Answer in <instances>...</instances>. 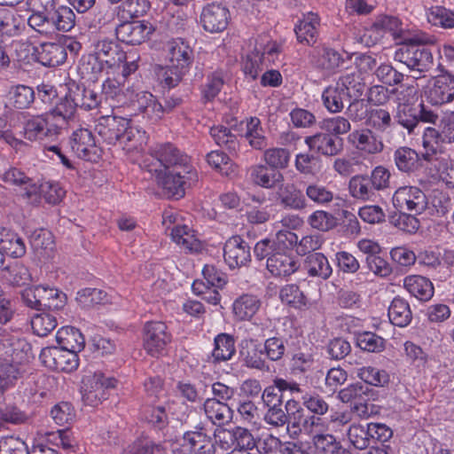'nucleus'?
<instances>
[{
	"mask_svg": "<svg viewBox=\"0 0 454 454\" xmlns=\"http://www.w3.org/2000/svg\"><path fill=\"white\" fill-rule=\"evenodd\" d=\"M150 155L153 160L145 167L156 183L168 195L184 197L186 187L197 177L188 155L170 143L156 145L151 148Z\"/></svg>",
	"mask_w": 454,
	"mask_h": 454,
	"instance_id": "nucleus-1",
	"label": "nucleus"
},
{
	"mask_svg": "<svg viewBox=\"0 0 454 454\" xmlns=\"http://www.w3.org/2000/svg\"><path fill=\"white\" fill-rule=\"evenodd\" d=\"M434 43V40L432 36L416 35L395 51L394 59L406 65L411 70L427 71L434 65L433 53L427 45Z\"/></svg>",
	"mask_w": 454,
	"mask_h": 454,
	"instance_id": "nucleus-2",
	"label": "nucleus"
},
{
	"mask_svg": "<svg viewBox=\"0 0 454 454\" xmlns=\"http://www.w3.org/2000/svg\"><path fill=\"white\" fill-rule=\"evenodd\" d=\"M33 358L31 345L23 338L0 333V366L18 371V379L24 373V364Z\"/></svg>",
	"mask_w": 454,
	"mask_h": 454,
	"instance_id": "nucleus-3",
	"label": "nucleus"
},
{
	"mask_svg": "<svg viewBox=\"0 0 454 454\" xmlns=\"http://www.w3.org/2000/svg\"><path fill=\"white\" fill-rule=\"evenodd\" d=\"M124 97L133 114H141L151 123H156L162 119V105L151 92L129 86L126 89Z\"/></svg>",
	"mask_w": 454,
	"mask_h": 454,
	"instance_id": "nucleus-4",
	"label": "nucleus"
},
{
	"mask_svg": "<svg viewBox=\"0 0 454 454\" xmlns=\"http://www.w3.org/2000/svg\"><path fill=\"white\" fill-rule=\"evenodd\" d=\"M439 143H454V111L443 112L436 128L427 127L425 129L422 145L425 149L423 157L426 161L432 160L437 152Z\"/></svg>",
	"mask_w": 454,
	"mask_h": 454,
	"instance_id": "nucleus-5",
	"label": "nucleus"
},
{
	"mask_svg": "<svg viewBox=\"0 0 454 454\" xmlns=\"http://www.w3.org/2000/svg\"><path fill=\"white\" fill-rule=\"evenodd\" d=\"M62 133L59 123L48 112L29 115L22 128V136L30 142L55 141Z\"/></svg>",
	"mask_w": 454,
	"mask_h": 454,
	"instance_id": "nucleus-6",
	"label": "nucleus"
},
{
	"mask_svg": "<svg viewBox=\"0 0 454 454\" xmlns=\"http://www.w3.org/2000/svg\"><path fill=\"white\" fill-rule=\"evenodd\" d=\"M112 112V114L101 115L95 125V131L107 145L120 144L128 127V118L118 115L119 107L113 108Z\"/></svg>",
	"mask_w": 454,
	"mask_h": 454,
	"instance_id": "nucleus-7",
	"label": "nucleus"
},
{
	"mask_svg": "<svg viewBox=\"0 0 454 454\" xmlns=\"http://www.w3.org/2000/svg\"><path fill=\"white\" fill-rule=\"evenodd\" d=\"M393 205L400 212L408 211L414 215L423 213L428 205V200L419 188L416 186H403L393 195Z\"/></svg>",
	"mask_w": 454,
	"mask_h": 454,
	"instance_id": "nucleus-8",
	"label": "nucleus"
},
{
	"mask_svg": "<svg viewBox=\"0 0 454 454\" xmlns=\"http://www.w3.org/2000/svg\"><path fill=\"white\" fill-rule=\"evenodd\" d=\"M238 347L239 360L243 366L262 372H270V364L264 356L262 343L258 340L245 338Z\"/></svg>",
	"mask_w": 454,
	"mask_h": 454,
	"instance_id": "nucleus-9",
	"label": "nucleus"
},
{
	"mask_svg": "<svg viewBox=\"0 0 454 454\" xmlns=\"http://www.w3.org/2000/svg\"><path fill=\"white\" fill-rule=\"evenodd\" d=\"M95 57L104 61L108 67L120 65L125 59V52L118 43L106 35L96 34L90 39Z\"/></svg>",
	"mask_w": 454,
	"mask_h": 454,
	"instance_id": "nucleus-10",
	"label": "nucleus"
},
{
	"mask_svg": "<svg viewBox=\"0 0 454 454\" xmlns=\"http://www.w3.org/2000/svg\"><path fill=\"white\" fill-rule=\"evenodd\" d=\"M40 360L51 370L71 372L78 368V355L61 347H46L41 350Z\"/></svg>",
	"mask_w": 454,
	"mask_h": 454,
	"instance_id": "nucleus-11",
	"label": "nucleus"
},
{
	"mask_svg": "<svg viewBox=\"0 0 454 454\" xmlns=\"http://www.w3.org/2000/svg\"><path fill=\"white\" fill-rule=\"evenodd\" d=\"M83 382L86 387L82 395L83 401L90 406H97L102 400L107 399L106 390L115 387L117 380L114 377L97 372L91 376H87Z\"/></svg>",
	"mask_w": 454,
	"mask_h": 454,
	"instance_id": "nucleus-12",
	"label": "nucleus"
},
{
	"mask_svg": "<svg viewBox=\"0 0 454 454\" xmlns=\"http://www.w3.org/2000/svg\"><path fill=\"white\" fill-rule=\"evenodd\" d=\"M171 341L167 325L160 321L148 322L144 327L143 345L152 356L160 355Z\"/></svg>",
	"mask_w": 454,
	"mask_h": 454,
	"instance_id": "nucleus-13",
	"label": "nucleus"
},
{
	"mask_svg": "<svg viewBox=\"0 0 454 454\" xmlns=\"http://www.w3.org/2000/svg\"><path fill=\"white\" fill-rule=\"evenodd\" d=\"M27 4L31 12L27 25L40 34H48L49 23L58 6L56 0H27Z\"/></svg>",
	"mask_w": 454,
	"mask_h": 454,
	"instance_id": "nucleus-14",
	"label": "nucleus"
},
{
	"mask_svg": "<svg viewBox=\"0 0 454 454\" xmlns=\"http://www.w3.org/2000/svg\"><path fill=\"white\" fill-rule=\"evenodd\" d=\"M168 58L175 70L188 73L194 61V50L183 38H175L167 43Z\"/></svg>",
	"mask_w": 454,
	"mask_h": 454,
	"instance_id": "nucleus-15",
	"label": "nucleus"
},
{
	"mask_svg": "<svg viewBox=\"0 0 454 454\" xmlns=\"http://www.w3.org/2000/svg\"><path fill=\"white\" fill-rule=\"evenodd\" d=\"M9 108L4 112L6 120H11L14 115L20 114L16 110H27L32 107L35 100V92L30 86L25 84L12 85L6 95Z\"/></svg>",
	"mask_w": 454,
	"mask_h": 454,
	"instance_id": "nucleus-16",
	"label": "nucleus"
},
{
	"mask_svg": "<svg viewBox=\"0 0 454 454\" xmlns=\"http://www.w3.org/2000/svg\"><path fill=\"white\" fill-rule=\"evenodd\" d=\"M70 145L73 152L80 159L88 161H97L101 155L100 148L96 145L90 130L79 129L73 132Z\"/></svg>",
	"mask_w": 454,
	"mask_h": 454,
	"instance_id": "nucleus-17",
	"label": "nucleus"
},
{
	"mask_svg": "<svg viewBox=\"0 0 454 454\" xmlns=\"http://www.w3.org/2000/svg\"><path fill=\"white\" fill-rule=\"evenodd\" d=\"M153 31V27L149 22L128 21L127 20L119 23L115 35L119 41L124 43L137 45L144 43Z\"/></svg>",
	"mask_w": 454,
	"mask_h": 454,
	"instance_id": "nucleus-18",
	"label": "nucleus"
},
{
	"mask_svg": "<svg viewBox=\"0 0 454 454\" xmlns=\"http://www.w3.org/2000/svg\"><path fill=\"white\" fill-rule=\"evenodd\" d=\"M230 20L229 10L217 3L207 4L200 14V24L209 33H220L223 31Z\"/></svg>",
	"mask_w": 454,
	"mask_h": 454,
	"instance_id": "nucleus-19",
	"label": "nucleus"
},
{
	"mask_svg": "<svg viewBox=\"0 0 454 454\" xmlns=\"http://www.w3.org/2000/svg\"><path fill=\"white\" fill-rule=\"evenodd\" d=\"M434 106H442L454 101V75L449 73L436 76L426 92Z\"/></svg>",
	"mask_w": 454,
	"mask_h": 454,
	"instance_id": "nucleus-20",
	"label": "nucleus"
},
{
	"mask_svg": "<svg viewBox=\"0 0 454 454\" xmlns=\"http://www.w3.org/2000/svg\"><path fill=\"white\" fill-rule=\"evenodd\" d=\"M250 250V246L240 236H233L224 244V261L231 269L245 266L251 261Z\"/></svg>",
	"mask_w": 454,
	"mask_h": 454,
	"instance_id": "nucleus-21",
	"label": "nucleus"
},
{
	"mask_svg": "<svg viewBox=\"0 0 454 454\" xmlns=\"http://www.w3.org/2000/svg\"><path fill=\"white\" fill-rule=\"evenodd\" d=\"M348 141L362 154H378L384 149L382 139L369 128L352 131L348 137Z\"/></svg>",
	"mask_w": 454,
	"mask_h": 454,
	"instance_id": "nucleus-22",
	"label": "nucleus"
},
{
	"mask_svg": "<svg viewBox=\"0 0 454 454\" xmlns=\"http://www.w3.org/2000/svg\"><path fill=\"white\" fill-rule=\"evenodd\" d=\"M287 429L292 434L299 435L304 434L310 435L317 431H323L325 428V422L320 417L305 414L304 411L299 413H293L288 417Z\"/></svg>",
	"mask_w": 454,
	"mask_h": 454,
	"instance_id": "nucleus-23",
	"label": "nucleus"
},
{
	"mask_svg": "<svg viewBox=\"0 0 454 454\" xmlns=\"http://www.w3.org/2000/svg\"><path fill=\"white\" fill-rule=\"evenodd\" d=\"M312 66L320 71L334 72L343 62L341 55L325 45L317 46L309 55Z\"/></svg>",
	"mask_w": 454,
	"mask_h": 454,
	"instance_id": "nucleus-24",
	"label": "nucleus"
},
{
	"mask_svg": "<svg viewBox=\"0 0 454 454\" xmlns=\"http://www.w3.org/2000/svg\"><path fill=\"white\" fill-rule=\"evenodd\" d=\"M3 181L15 187H18L23 195L29 200L36 201L38 199L37 184L26 175L21 169L11 167L2 176Z\"/></svg>",
	"mask_w": 454,
	"mask_h": 454,
	"instance_id": "nucleus-25",
	"label": "nucleus"
},
{
	"mask_svg": "<svg viewBox=\"0 0 454 454\" xmlns=\"http://www.w3.org/2000/svg\"><path fill=\"white\" fill-rule=\"evenodd\" d=\"M304 142L310 151L325 156L337 155L342 149V140L328 132L306 137Z\"/></svg>",
	"mask_w": 454,
	"mask_h": 454,
	"instance_id": "nucleus-26",
	"label": "nucleus"
},
{
	"mask_svg": "<svg viewBox=\"0 0 454 454\" xmlns=\"http://www.w3.org/2000/svg\"><path fill=\"white\" fill-rule=\"evenodd\" d=\"M320 18L317 13L309 12L294 26L297 41L307 45H313L318 37Z\"/></svg>",
	"mask_w": 454,
	"mask_h": 454,
	"instance_id": "nucleus-27",
	"label": "nucleus"
},
{
	"mask_svg": "<svg viewBox=\"0 0 454 454\" xmlns=\"http://www.w3.org/2000/svg\"><path fill=\"white\" fill-rule=\"evenodd\" d=\"M74 91L73 87L68 89V92L62 98L56 106L48 111L51 117L55 120L59 125V129L63 130L67 125L68 121L73 120L79 107V103L76 101V97L74 96Z\"/></svg>",
	"mask_w": 454,
	"mask_h": 454,
	"instance_id": "nucleus-28",
	"label": "nucleus"
},
{
	"mask_svg": "<svg viewBox=\"0 0 454 454\" xmlns=\"http://www.w3.org/2000/svg\"><path fill=\"white\" fill-rule=\"evenodd\" d=\"M33 55L35 59L45 67H57L63 64L67 53L59 43H43L33 47Z\"/></svg>",
	"mask_w": 454,
	"mask_h": 454,
	"instance_id": "nucleus-29",
	"label": "nucleus"
},
{
	"mask_svg": "<svg viewBox=\"0 0 454 454\" xmlns=\"http://www.w3.org/2000/svg\"><path fill=\"white\" fill-rule=\"evenodd\" d=\"M299 260L291 253H277L267 265V270L274 277L286 278L295 273L300 269Z\"/></svg>",
	"mask_w": 454,
	"mask_h": 454,
	"instance_id": "nucleus-30",
	"label": "nucleus"
},
{
	"mask_svg": "<svg viewBox=\"0 0 454 454\" xmlns=\"http://www.w3.org/2000/svg\"><path fill=\"white\" fill-rule=\"evenodd\" d=\"M393 159L397 169L403 173H413L423 166V153L419 154L415 150L402 146L397 148L393 154Z\"/></svg>",
	"mask_w": 454,
	"mask_h": 454,
	"instance_id": "nucleus-31",
	"label": "nucleus"
},
{
	"mask_svg": "<svg viewBox=\"0 0 454 454\" xmlns=\"http://www.w3.org/2000/svg\"><path fill=\"white\" fill-rule=\"evenodd\" d=\"M277 198L286 209L302 210L307 207V200L293 184H281L278 187Z\"/></svg>",
	"mask_w": 454,
	"mask_h": 454,
	"instance_id": "nucleus-32",
	"label": "nucleus"
},
{
	"mask_svg": "<svg viewBox=\"0 0 454 454\" xmlns=\"http://www.w3.org/2000/svg\"><path fill=\"white\" fill-rule=\"evenodd\" d=\"M403 286L411 295L421 301H427L434 296L433 283L427 278L420 275L405 277Z\"/></svg>",
	"mask_w": 454,
	"mask_h": 454,
	"instance_id": "nucleus-33",
	"label": "nucleus"
},
{
	"mask_svg": "<svg viewBox=\"0 0 454 454\" xmlns=\"http://www.w3.org/2000/svg\"><path fill=\"white\" fill-rule=\"evenodd\" d=\"M366 125L376 133H387L395 127L391 113L381 106H370Z\"/></svg>",
	"mask_w": 454,
	"mask_h": 454,
	"instance_id": "nucleus-34",
	"label": "nucleus"
},
{
	"mask_svg": "<svg viewBox=\"0 0 454 454\" xmlns=\"http://www.w3.org/2000/svg\"><path fill=\"white\" fill-rule=\"evenodd\" d=\"M203 409L207 418L215 425H225L232 419V410L230 406L216 398L206 399Z\"/></svg>",
	"mask_w": 454,
	"mask_h": 454,
	"instance_id": "nucleus-35",
	"label": "nucleus"
},
{
	"mask_svg": "<svg viewBox=\"0 0 454 454\" xmlns=\"http://www.w3.org/2000/svg\"><path fill=\"white\" fill-rule=\"evenodd\" d=\"M1 278L6 284L12 286H23L35 280L29 269L20 262H14L4 268Z\"/></svg>",
	"mask_w": 454,
	"mask_h": 454,
	"instance_id": "nucleus-36",
	"label": "nucleus"
},
{
	"mask_svg": "<svg viewBox=\"0 0 454 454\" xmlns=\"http://www.w3.org/2000/svg\"><path fill=\"white\" fill-rule=\"evenodd\" d=\"M56 339L61 348L77 355L84 348V337L75 327L65 326L60 328L57 333Z\"/></svg>",
	"mask_w": 454,
	"mask_h": 454,
	"instance_id": "nucleus-37",
	"label": "nucleus"
},
{
	"mask_svg": "<svg viewBox=\"0 0 454 454\" xmlns=\"http://www.w3.org/2000/svg\"><path fill=\"white\" fill-rule=\"evenodd\" d=\"M236 353L235 339L231 334L222 333L214 339L212 358L214 363L226 362Z\"/></svg>",
	"mask_w": 454,
	"mask_h": 454,
	"instance_id": "nucleus-38",
	"label": "nucleus"
},
{
	"mask_svg": "<svg viewBox=\"0 0 454 454\" xmlns=\"http://www.w3.org/2000/svg\"><path fill=\"white\" fill-rule=\"evenodd\" d=\"M348 192L351 197L363 201L374 200L377 197V192L369 180V175L352 176L348 182Z\"/></svg>",
	"mask_w": 454,
	"mask_h": 454,
	"instance_id": "nucleus-39",
	"label": "nucleus"
},
{
	"mask_svg": "<svg viewBox=\"0 0 454 454\" xmlns=\"http://www.w3.org/2000/svg\"><path fill=\"white\" fill-rule=\"evenodd\" d=\"M260 299L253 294H243L238 297L232 304V311L238 320H249L259 310Z\"/></svg>",
	"mask_w": 454,
	"mask_h": 454,
	"instance_id": "nucleus-40",
	"label": "nucleus"
},
{
	"mask_svg": "<svg viewBox=\"0 0 454 454\" xmlns=\"http://www.w3.org/2000/svg\"><path fill=\"white\" fill-rule=\"evenodd\" d=\"M350 98L337 82L328 85L322 93V101L330 113H340L344 108V102Z\"/></svg>",
	"mask_w": 454,
	"mask_h": 454,
	"instance_id": "nucleus-41",
	"label": "nucleus"
},
{
	"mask_svg": "<svg viewBox=\"0 0 454 454\" xmlns=\"http://www.w3.org/2000/svg\"><path fill=\"white\" fill-rule=\"evenodd\" d=\"M350 98H359L365 90V82L358 71H348L336 81Z\"/></svg>",
	"mask_w": 454,
	"mask_h": 454,
	"instance_id": "nucleus-42",
	"label": "nucleus"
},
{
	"mask_svg": "<svg viewBox=\"0 0 454 454\" xmlns=\"http://www.w3.org/2000/svg\"><path fill=\"white\" fill-rule=\"evenodd\" d=\"M172 240L187 252H199L201 249L200 241L193 231L186 225H176L171 231Z\"/></svg>",
	"mask_w": 454,
	"mask_h": 454,
	"instance_id": "nucleus-43",
	"label": "nucleus"
},
{
	"mask_svg": "<svg viewBox=\"0 0 454 454\" xmlns=\"http://www.w3.org/2000/svg\"><path fill=\"white\" fill-rule=\"evenodd\" d=\"M305 268L309 277H317L323 280L328 279L333 269L328 259L322 253H314L307 256Z\"/></svg>",
	"mask_w": 454,
	"mask_h": 454,
	"instance_id": "nucleus-44",
	"label": "nucleus"
},
{
	"mask_svg": "<svg viewBox=\"0 0 454 454\" xmlns=\"http://www.w3.org/2000/svg\"><path fill=\"white\" fill-rule=\"evenodd\" d=\"M146 132L131 124V121L128 119V127L125 129L121 136L120 145L127 151L142 150L143 146L147 143Z\"/></svg>",
	"mask_w": 454,
	"mask_h": 454,
	"instance_id": "nucleus-45",
	"label": "nucleus"
},
{
	"mask_svg": "<svg viewBox=\"0 0 454 454\" xmlns=\"http://www.w3.org/2000/svg\"><path fill=\"white\" fill-rule=\"evenodd\" d=\"M390 322L399 327L407 326L412 319L410 304L404 299L395 298L388 308Z\"/></svg>",
	"mask_w": 454,
	"mask_h": 454,
	"instance_id": "nucleus-46",
	"label": "nucleus"
},
{
	"mask_svg": "<svg viewBox=\"0 0 454 454\" xmlns=\"http://www.w3.org/2000/svg\"><path fill=\"white\" fill-rule=\"evenodd\" d=\"M0 249L14 258L21 257L26 254V245L22 238L4 229L0 232Z\"/></svg>",
	"mask_w": 454,
	"mask_h": 454,
	"instance_id": "nucleus-47",
	"label": "nucleus"
},
{
	"mask_svg": "<svg viewBox=\"0 0 454 454\" xmlns=\"http://www.w3.org/2000/svg\"><path fill=\"white\" fill-rule=\"evenodd\" d=\"M210 136L217 145L224 147L231 154H236L239 149V143L236 134L228 127L223 125L214 126L210 129Z\"/></svg>",
	"mask_w": 454,
	"mask_h": 454,
	"instance_id": "nucleus-48",
	"label": "nucleus"
},
{
	"mask_svg": "<svg viewBox=\"0 0 454 454\" xmlns=\"http://www.w3.org/2000/svg\"><path fill=\"white\" fill-rule=\"evenodd\" d=\"M151 7L148 0H125L116 7L120 20H127L144 16Z\"/></svg>",
	"mask_w": 454,
	"mask_h": 454,
	"instance_id": "nucleus-49",
	"label": "nucleus"
},
{
	"mask_svg": "<svg viewBox=\"0 0 454 454\" xmlns=\"http://www.w3.org/2000/svg\"><path fill=\"white\" fill-rule=\"evenodd\" d=\"M250 175L255 184L266 189H272L284 180L281 173H270L267 166L262 164L253 166L250 169Z\"/></svg>",
	"mask_w": 454,
	"mask_h": 454,
	"instance_id": "nucleus-50",
	"label": "nucleus"
},
{
	"mask_svg": "<svg viewBox=\"0 0 454 454\" xmlns=\"http://www.w3.org/2000/svg\"><path fill=\"white\" fill-rule=\"evenodd\" d=\"M48 26V33L57 29L63 32L70 31L75 25V14L73 10L66 5H59Z\"/></svg>",
	"mask_w": 454,
	"mask_h": 454,
	"instance_id": "nucleus-51",
	"label": "nucleus"
},
{
	"mask_svg": "<svg viewBox=\"0 0 454 454\" xmlns=\"http://www.w3.org/2000/svg\"><path fill=\"white\" fill-rule=\"evenodd\" d=\"M25 19L15 12H0V35H18L25 27Z\"/></svg>",
	"mask_w": 454,
	"mask_h": 454,
	"instance_id": "nucleus-52",
	"label": "nucleus"
},
{
	"mask_svg": "<svg viewBox=\"0 0 454 454\" xmlns=\"http://www.w3.org/2000/svg\"><path fill=\"white\" fill-rule=\"evenodd\" d=\"M393 118L395 124L401 125L409 134L412 133L418 126L417 106L403 104L396 106Z\"/></svg>",
	"mask_w": 454,
	"mask_h": 454,
	"instance_id": "nucleus-53",
	"label": "nucleus"
},
{
	"mask_svg": "<svg viewBox=\"0 0 454 454\" xmlns=\"http://www.w3.org/2000/svg\"><path fill=\"white\" fill-rule=\"evenodd\" d=\"M245 137L250 146L255 150H262L267 146V139L261 121L257 117H251L247 121Z\"/></svg>",
	"mask_w": 454,
	"mask_h": 454,
	"instance_id": "nucleus-54",
	"label": "nucleus"
},
{
	"mask_svg": "<svg viewBox=\"0 0 454 454\" xmlns=\"http://www.w3.org/2000/svg\"><path fill=\"white\" fill-rule=\"evenodd\" d=\"M74 97L79 103V107L84 110H91L103 107V97L93 90L82 86H73Z\"/></svg>",
	"mask_w": 454,
	"mask_h": 454,
	"instance_id": "nucleus-55",
	"label": "nucleus"
},
{
	"mask_svg": "<svg viewBox=\"0 0 454 454\" xmlns=\"http://www.w3.org/2000/svg\"><path fill=\"white\" fill-rule=\"evenodd\" d=\"M333 192L324 184L310 183L305 187V199L317 206H326L333 200Z\"/></svg>",
	"mask_w": 454,
	"mask_h": 454,
	"instance_id": "nucleus-56",
	"label": "nucleus"
},
{
	"mask_svg": "<svg viewBox=\"0 0 454 454\" xmlns=\"http://www.w3.org/2000/svg\"><path fill=\"white\" fill-rule=\"evenodd\" d=\"M347 434L348 441L356 449L363 450L370 446L371 434L369 423L365 426L357 423L350 425Z\"/></svg>",
	"mask_w": 454,
	"mask_h": 454,
	"instance_id": "nucleus-57",
	"label": "nucleus"
},
{
	"mask_svg": "<svg viewBox=\"0 0 454 454\" xmlns=\"http://www.w3.org/2000/svg\"><path fill=\"white\" fill-rule=\"evenodd\" d=\"M356 375L365 383L374 387H385L390 380L387 371L372 366H364L357 369Z\"/></svg>",
	"mask_w": 454,
	"mask_h": 454,
	"instance_id": "nucleus-58",
	"label": "nucleus"
},
{
	"mask_svg": "<svg viewBox=\"0 0 454 454\" xmlns=\"http://www.w3.org/2000/svg\"><path fill=\"white\" fill-rule=\"evenodd\" d=\"M115 15H117L116 8L102 9L97 12L93 22L94 26L98 27V34L106 35L109 33L111 35H113V33L116 34V27L119 24L115 22Z\"/></svg>",
	"mask_w": 454,
	"mask_h": 454,
	"instance_id": "nucleus-59",
	"label": "nucleus"
},
{
	"mask_svg": "<svg viewBox=\"0 0 454 454\" xmlns=\"http://www.w3.org/2000/svg\"><path fill=\"white\" fill-rule=\"evenodd\" d=\"M263 353L267 361L278 362L286 356V340L281 337H270L262 344Z\"/></svg>",
	"mask_w": 454,
	"mask_h": 454,
	"instance_id": "nucleus-60",
	"label": "nucleus"
},
{
	"mask_svg": "<svg viewBox=\"0 0 454 454\" xmlns=\"http://www.w3.org/2000/svg\"><path fill=\"white\" fill-rule=\"evenodd\" d=\"M279 298L282 302L301 309L307 305L308 299L295 284H287L279 291Z\"/></svg>",
	"mask_w": 454,
	"mask_h": 454,
	"instance_id": "nucleus-61",
	"label": "nucleus"
},
{
	"mask_svg": "<svg viewBox=\"0 0 454 454\" xmlns=\"http://www.w3.org/2000/svg\"><path fill=\"white\" fill-rule=\"evenodd\" d=\"M291 153L288 149L272 147L264 151L263 160L273 169H284L288 167Z\"/></svg>",
	"mask_w": 454,
	"mask_h": 454,
	"instance_id": "nucleus-62",
	"label": "nucleus"
},
{
	"mask_svg": "<svg viewBox=\"0 0 454 454\" xmlns=\"http://www.w3.org/2000/svg\"><path fill=\"white\" fill-rule=\"evenodd\" d=\"M429 23L442 28L454 27V12L442 6H434L427 12Z\"/></svg>",
	"mask_w": 454,
	"mask_h": 454,
	"instance_id": "nucleus-63",
	"label": "nucleus"
},
{
	"mask_svg": "<svg viewBox=\"0 0 454 454\" xmlns=\"http://www.w3.org/2000/svg\"><path fill=\"white\" fill-rule=\"evenodd\" d=\"M309 436L316 454H331L340 442L333 434L321 431H317Z\"/></svg>",
	"mask_w": 454,
	"mask_h": 454,
	"instance_id": "nucleus-64",
	"label": "nucleus"
}]
</instances>
